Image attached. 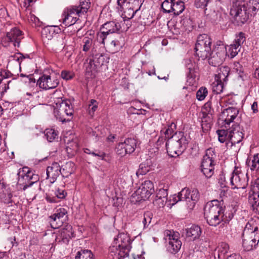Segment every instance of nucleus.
<instances>
[{
    "label": "nucleus",
    "instance_id": "nucleus-1",
    "mask_svg": "<svg viewBox=\"0 0 259 259\" xmlns=\"http://www.w3.org/2000/svg\"><path fill=\"white\" fill-rule=\"evenodd\" d=\"M221 202L213 200L206 203L204 208V215L207 223L217 226L222 221L226 222L224 218V208Z\"/></svg>",
    "mask_w": 259,
    "mask_h": 259
},
{
    "label": "nucleus",
    "instance_id": "nucleus-2",
    "mask_svg": "<svg viewBox=\"0 0 259 259\" xmlns=\"http://www.w3.org/2000/svg\"><path fill=\"white\" fill-rule=\"evenodd\" d=\"M17 187L19 190L25 191L27 188L34 186L38 190H43V182H38L39 177L37 175L33 174L28 167L24 166L20 168L17 173Z\"/></svg>",
    "mask_w": 259,
    "mask_h": 259
},
{
    "label": "nucleus",
    "instance_id": "nucleus-3",
    "mask_svg": "<svg viewBox=\"0 0 259 259\" xmlns=\"http://www.w3.org/2000/svg\"><path fill=\"white\" fill-rule=\"evenodd\" d=\"M188 142L184 133L176 132L172 138L167 140L165 143L167 152L168 155L172 157H176L181 155L186 149Z\"/></svg>",
    "mask_w": 259,
    "mask_h": 259
},
{
    "label": "nucleus",
    "instance_id": "nucleus-4",
    "mask_svg": "<svg viewBox=\"0 0 259 259\" xmlns=\"http://www.w3.org/2000/svg\"><path fill=\"white\" fill-rule=\"evenodd\" d=\"M55 102L56 118L62 122L70 121L74 112L70 101L58 98Z\"/></svg>",
    "mask_w": 259,
    "mask_h": 259
},
{
    "label": "nucleus",
    "instance_id": "nucleus-5",
    "mask_svg": "<svg viewBox=\"0 0 259 259\" xmlns=\"http://www.w3.org/2000/svg\"><path fill=\"white\" fill-rule=\"evenodd\" d=\"M239 110L233 107H230L224 109L221 113L218 119L219 125L221 127L229 128L230 123L234 122L233 124H236V122L240 124L241 122L240 114L238 116Z\"/></svg>",
    "mask_w": 259,
    "mask_h": 259
},
{
    "label": "nucleus",
    "instance_id": "nucleus-6",
    "mask_svg": "<svg viewBox=\"0 0 259 259\" xmlns=\"http://www.w3.org/2000/svg\"><path fill=\"white\" fill-rule=\"evenodd\" d=\"M211 38L205 34L200 35L195 45L196 54L202 60L209 57L211 52Z\"/></svg>",
    "mask_w": 259,
    "mask_h": 259
},
{
    "label": "nucleus",
    "instance_id": "nucleus-7",
    "mask_svg": "<svg viewBox=\"0 0 259 259\" xmlns=\"http://www.w3.org/2000/svg\"><path fill=\"white\" fill-rule=\"evenodd\" d=\"M215 154L212 148L208 149L203 157L201 164V171L207 178H210L214 174Z\"/></svg>",
    "mask_w": 259,
    "mask_h": 259
},
{
    "label": "nucleus",
    "instance_id": "nucleus-8",
    "mask_svg": "<svg viewBox=\"0 0 259 259\" xmlns=\"http://www.w3.org/2000/svg\"><path fill=\"white\" fill-rule=\"evenodd\" d=\"M226 55V48L224 45H217L210 53L208 63L211 66H219L222 64Z\"/></svg>",
    "mask_w": 259,
    "mask_h": 259
},
{
    "label": "nucleus",
    "instance_id": "nucleus-9",
    "mask_svg": "<svg viewBox=\"0 0 259 259\" xmlns=\"http://www.w3.org/2000/svg\"><path fill=\"white\" fill-rule=\"evenodd\" d=\"M199 198V193L197 189H194L191 191L188 189L185 188L178 193V200L186 201L190 204L189 207L193 208L196 202Z\"/></svg>",
    "mask_w": 259,
    "mask_h": 259
},
{
    "label": "nucleus",
    "instance_id": "nucleus-10",
    "mask_svg": "<svg viewBox=\"0 0 259 259\" xmlns=\"http://www.w3.org/2000/svg\"><path fill=\"white\" fill-rule=\"evenodd\" d=\"M154 185L150 181H145L132 195L133 197L138 196L137 201L146 200L154 193Z\"/></svg>",
    "mask_w": 259,
    "mask_h": 259
},
{
    "label": "nucleus",
    "instance_id": "nucleus-11",
    "mask_svg": "<svg viewBox=\"0 0 259 259\" xmlns=\"http://www.w3.org/2000/svg\"><path fill=\"white\" fill-rule=\"evenodd\" d=\"M137 146V141L134 138H127L123 142L119 143L116 147V153L123 157L127 154H131L135 150Z\"/></svg>",
    "mask_w": 259,
    "mask_h": 259
},
{
    "label": "nucleus",
    "instance_id": "nucleus-12",
    "mask_svg": "<svg viewBox=\"0 0 259 259\" xmlns=\"http://www.w3.org/2000/svg\"><path fill=\"white\" fill-rule=\"evenodd\" d=\"M164 239L167 243V250L171 253L175 254L179 251L182 246V242L175 234H171L169 230L165 232Z\"/></svg>",
    "mask_w": 259,
    "mask_h": 259
},
{
    "label": "nucleus",
    "instance_id": "nucleus-13",
    "mask_svg": "<svg viewBox=\"0 0 259 259\" xmlns=\"http://www.w3.org/2000/svg\"><path fill=\"white\" fill-rule=\"evenodd\" d=\"M81 16L75 6H70L63 12L62 16L63 24L66 26L73 25L79 20V17Z\"/></svg>",
    "mask_w": 259,
    "mask_h": 259
},
{
    "label": "nucleus",
    "instance_id": "nucleus-14",
    "mask_svg": "<svg viewBox=\"0 0 259 259\" xmlns=\"http://www.w3.org/2000/svg\"><path fill=\"white\" fill-rule=\"evenodd\" d=\"M142 4L140 0H129L128 3L124 5L123 11L124 18L130 20L134 16L139 14Z\"/></svg>",
    "mask_w": 259,
    "mask_h": 259
},
{
    "label": "nucleus",
    "instance_id": "nucleus-15",
    "mask_svg": "<svg viewBox=\"0 0 259 259\" xmlns=\"http://www.w3.org/2000/svg\"><path fill=\"white\" fill-rule=\"evenodd\" d=\"M117 22L109 21L104 23L100 28V32L97 34V40L100 43L104 44L107 36L113 33L118 32Z\"/></svg>",
    "mask_w": 259,
    "mask_h": 259
},
{
    "label": "nucleus",
    "instance_id": "nucleus-16",
    "mask_svg": "<svg viewBox=\"0 0 259 259\" xmlns=\"http://www.w3.org/2000/svg\"><path fill=\"white\" fill-rule=\"evenodd\" d=\"M59 83V81L56 77L50 75L43 74L37 81V85L44 90H49L56 88Z\"/></svg>",
    "mask_w": 259,
    "mask_h": 259
},
{
    "label": "nucleus",
    "instance_id": "nucleus-17",
    "mask_svg": "<svg viewBox=\"0 0 259 259\" xmlns=\"http://www.w3.org/2000/svg\"><path fill=\"white\" fill-rule=\"evenodd\" d=\"M257 9H259V3L256 0H249L245 5L244 4V23H250Z\"/></svg>",
    "mask_w": 259,
    "mask_h": 259
},
{
    "label": "nucleus",
    "instance_id": "nucleus-18",
    "mask_svg": "<svg viewBox=\"0 0 259 259\" xmlns=\"http://www.w3.org/2000/svg\"><path fill=\"white\" fill-rule=\"evenodd\" d=\"M113 244L117 245L118 247L124 249L126 251L130 252L131 249V240L130 236L125 233H119L114 238Z\"/></svg>",
    "mask_w": 259,
    "mask_h": 259
},
{
    "label": "nucleus",
    "instance_id": "nucleus-19",
    "mask_svg": "<svg viewBox=\"0 0 259 259\" xmlns=\"http://www.w3.org/2000/svg\"><path fill=\"white\" fill-rule=\"evenodd\" d=\"M243 128L239 123L232 125V130L230 131V140L232 145L240 143L243 140Z\"/></svg>",
    "mask_w": 259,
    "mask_h": 259
},
{
    "label": "nucleus",
    "instance_id": "nucleus-20",
    "mask_svg": "<svg viewBox=\"0 0 259 259\" xmlns=\"http://www.w3.org/2000/svg\"><path fill=\"white\" fill-rule=\"evenodd\" d=\"M230 183L232 189L233 190H242L243 189V182L242 181V174L240 168L235 167L230 178Z\"/></svg>",
    "mask_w": 259,
    "mask_h": 259
},
{
    "label": "nucleus",
    "instance_id": "nucleus-21",
    "mask_svg": "<svg viewBox=\"0 0 259 259\" xmlns=\"http://www.w3.org/2000/svg\"><path fill=\"white\" fill-rule=\"evenodd\" d=\"M61 167L58 162H55L47 167L46 173L47 179L51 184L54 183L61 174Z\"/></svg>",
    "mask_w": 259,
    "mask_h": 259
},
{
    "label": "nucleus",
    "instance_id": "nucleus-22",
    "mask_svg": "<svg viewBox=\"0 0 259 259\" xmlns=\"http://www.w3.org/2000/svg\"><path fill=\"white\" fill-rule=\"evenodd\" d=\"M242 0H237L234 3L232 8L230 10V14L234 18V22L238 25H241L243 24L241 16L239 15L241 14L242 8L243 6L241 5Z\"/></svg>",
    "mask_w": 259,
    "mask_h": 259
},
{
    "label": "nucleus",
    "instance_id": "nucleus-23",
    "mask_svg": "<svg viewBox=\"0 0 259 259\" xmlns=\"http://www.w3.org/2000/svg\"><path fill=\"white\" fill-rule=\"evenodd\" d=\"M21 38L22 31L17 28H14L7 32L6 37L8 41L13 42L15 47H19Z\"/></svg>",
    "mask_w": 259,
    "mask_h": 259
},
{
    "label": "nucleus",
    "instance_id": "nucleus-24",
    "mask_svg": "<svg viewBox=\"0 0 259 259\" xmlns=\"http://www.w3.org/2000/svg\"><path fill=\"white\" fill-rule=\"evenodd\" d=\"M243 38V32H240L235 39L234 44L229 46L228 51L226 50L227 54L231 58L236 56L241 49V40Z\"/></svg>",
    "mask_w": 259,
    "mask_h": 259
},
{
    "label": "nucleus",
    "instance_id": "nucleus-25",
    "mask_svg": "<svg viewBox=\"0 0 259 259\" xmlns=\"http://www.w3.org/2000/svg\"><path fill=\"white\" fill-rule=\"evenodd\" d=\"M129 252L124 249L118 247L117 245L113 244L109 247V255L112 259H123L128 255Z\"/></svg>",
    "mask_w": 259,
    "mask_h": 259
},
{
    "label": "nucleus",
    "instance_id": "nucleus-26",
    "mask_svg": "<svg viewBox=\"0 0 259 259\" xmlns=\"http://www.w3.org/2000/svg\"><path fill=\"white\" fill-rule=\"evenodd\" d=\"M61 238L64 243H67L70 239L75 237L72 227L71 225L67 224L60 230Z\"/></svg>",
    "mask_w": 259,
    "mask_h": 259
},
{
    "label": "nucleus",
    "instance_id": "nucleus-27",
    "mask_svg": "<svg viewBox=\"0 0 259 259\" xmlns=\"http://www.w3.org/2000/svg\"><path fill=\"white\" fill-rule=\"evenodd\" d=\"M55 29V27L53 26L46 27L43 29L41 37L45 44L48 45L51 40L57 36L58 33L56 32Z\"/></svg>",
    "mask_w": 259,
    "mask_h": 259
},
{
    "label": "nucleus",
    "instance_id": "nucleus-28",
    "mask_svg": "<svg viewBox=\"0 0 259 259\" xmlns=\"http://www.w3.org/2000/svg\"><path fill=\"white\" fill-rule=\"evenodd\" d=\"M123 38L119 36V39L115 38L111 41L108 45L109 52L111 53H115L118 52L123 45Z\"/></svg>",
    "mask_w": 259,
    "mask_h": 259
},
{
    "label": "nucleus",
    "instance_id": "nucleus-29",
    "mask_svg": "<svg viewBox=\"0 0 259 259\" xmlns=\"http://www.w3.org/2000/svg\"><path fill=\"white\" fill-rule=\"evenodd\" d=\"M186 66L189 71L187 76L189 79L191 80L190 82L191 83L195 79V73L198 69L197 65L195 62H192L191 60L189 59L186 61Z\"/></svg>",
    "mask_w": 259,
    "mask_h": 259
},
{
    "label": "nucleus",
    "instance_id": "nucleus-30",
    "mask_svg": "<svg viewBox=\"0 0 259 259\" xmlns=\"http://www.w3.org/2000/svg\"><path fill=\"white\" fill-rule=\"evenodd\" d=\"M154 167L152 160L151 159H147L144 162L140 164L137 174L144 175L152 170Z\"/></svg>",
    "mask_w": 259,
    "mask_h": 259
},
{
    "label": "nucleus",
    "instance_id": "nucleus-31",
    "mask_svg": "<svg viewBox=\"0 0 259 259\" xmlns=\"http://www.w3.org/2000/svg\"><path fill=\"white\" fill-rule=\"evenodd\" d=\"M230 72V68L228 66L220 67L218 71V74L215 76V79L220 81L226 83Z\"/></svg>",
    "mask_w": 259,
    "mask_h": 259
},
{
    "label": "nucleus",
    "instance_id": "nucleus-32",
    "mask_svg": "<svg viewBox=\"0 0 259 259\" xmlns=\"http://www.w3.org/2000/svg\"><path fill=\"white\" fill-rule=\"evenodd\" d=\"M230 72V68L228 66L220 67L218 71V74L215 76V79L220 81L226 83Z\"/></svg>",
    "mask_w": 259,
    "mask_h": 259
},
{
    "label": "nucleus",
    "instance_id": "nucleus-33",
    "mask_svg": "<svg viewBox=\"0 0 259 259\" xmlns=\"http://www.w3.org/2000/svg\"><path fill=\"white\" fill-rule=\"evenodd\" d=\"M202 231L200 227L198 225H192L190 228L187 229L186 235L188 237H191L193 240L198 238Z\"/></svg>",
    "mask_w": 259,
    "mask_h": 259
},
{
    "label": "nucleus",
    "instance_id": "nucleus-34",
    "mask_svg": "<svg viewBox=\"0 0 259 259\" xmlns=\"http://www.w3.org/2000/svg\"><path fill=\"white\" fill-rule=\"evenodd\" d=\"M74 166L75 165L73 162L71 161L67 162L65 164L62 166L61 174L63 177L67 178L74 172L75 170Z\"/></svg>",
    "mask_w": 259,
    "mask_h": 259
},
{
    "label": "nucleus",
    "instance_id": "nucleus-35",
    "mask_svg": "<svg viewBox=\"0 0 259 259\" xmlns=\"http://www.w3.org/2000/svg\"><path fill=\"white\" fill-rule=\"evenodd\" d=\"M92 60L100 70L104 65H106V64L108 62L109 58L101 53L96 55V56H95Z\"/></svg>",
    "mask_w": 259,
    "mask_h": 259
},
{
    "label": "nucleus",
    "instance_id": "nucleus-36",
    "mask_svg": "<svg viewBox=\"0 0 259 259\" xmlns=\"http://www.w3.org/2000/svg\"><path fill=\"white\" fill-rule=\"evenodd\" d=\"M52 49L57 50L63 48L64 41L63 36L58 34L57 36L55 37L52 40L49 42V44Z\"/></svg>",
    "mask_w": 259,
    "mask_h": 259
},
{
    "label": "nucleus",
    "instance_id": "nucleus-37",
    "mask_svg": "<svg viewBox=\"0 0 259 259\" xmlns=\"http://www.w3.org/2000/svg\"><path fill=\"white\" fill-rule=\"evenodd\" d=\"M84 66L85 74L88 76H92L95 72L100 71L92 59H90L89 62L84 63Z\"/></svg>",
    "mask_w": 259,
    "mask_h": 259
},
{
    "label": "nucleus",
    "instance_id": "nucleus-38",
    "mask_svg": "<svg viewBox=\"0 0 259 259\" xmlns=\"http://www.w3.org/2000/svg\"><path fill=\"white\" fill-rule=\"evenodd\" d=\"M248 202L250 207L259 214V198L256 197L254 195H251L250 192H249Z\"/></svg>",
    "mask_w": 259,
    "mask_h": 259
},
{
    "label": "nucleus",
    "instance_id": "nucleus-39",
    "mask_svg": "<svg viewBox=\"0 0 259 259\" xmlns=\"http://www.w3.org/2000/svg\"><path fill=\"white\" fill-rule=\"evenodd\" d=\"M91 3L89 0H80L78 6H74L81 15L85 14L90 8Z\"/></svg>",
    "mask_w": 259,
    "mask_h": 259
},
{
    "label": "nucleus",
    "instance_id": "nucleus-40",
    "mask_svg": "<svg viewBox=\"0 0 259 259\" xmlns=\"http://www.w3.org/2000/svg\"><path fill=\"white\" fill-rule=\"evenodd\" d=\"M184 3L180 0H173L172 12L175 15H179L184 10Z\"/></svg>",
    "mask_w": 259,
    "mask_h": 259
},
{
    "label": "nucleus",
    "instance_id": "nucleus-41",
    "mask_svg": "<svg viewBox=\"0 0 259 259\" xmlns=\"http://www.w3.org/2000/svg\"><path fill=\"white\" fill-rule=\"evenodd\" d=\"M243 61L241 59L239 61L235 62L234 63V70L236 79L239 80L242 79L243 75Z\"/></svg>",
    "mask_w": 259,
    "mask_h": 259
},
{
    "label": "nucleus",
    "instance_id": "nucleus-42",
    "mask_svg": "<svg viewBox=\"0 0 259 259\" xmlns=\"http://www.w3.org/2000/svg\"><path fill=\"white\" fill-rule=\"evenodd\" d=\"M258 231L257 227L254 228L252 227V230L250 233H245L244 235V240L245 241H259V233L257 232Z\"/></svg>",
    "mask_w": 259,
    "mask_h": 259
},
{
    "label": "nucleus",
    "instance_id": "nucleus-43",
    "mask_svg": "<svg viewBox=\"0 0 259 259\" xmlns=\"http://www.w3.org/2000/svg\"><path fill=\"white\" fill-rule=\"evenodd\" d=\"M224 82L220 81L215 79L214 81L211 84L212 92L216 94H219L222 93L224 88Z\"/></svg>",
    "mask_w": 259,
    "mask_h": 259
},
{
    "label": "nucleus",
    "instance_id": "nucleus-44",
    "mask_svg": "<svg viewBox=\"0 0 259 259\" xmlns=\"http://www.w3.org/2000/svg\"><path fill=\"white\" fill-rule=\"evenodd\" d=\"M45 136L47 140L51 142L58 138V132L52 128H47L44 132Z\"/></svg>",
    "mask_w": 259,
    "mask_h": 259
},
{
    "label": "nucleus",
    "instance_id": "nucleus-45",
    "mask_svg": "<svg viewBox=\"0 0 259 259\" xmlns=\"http://www.w3.org/2000/svg\"><path fill=\"white\" fill-rule=\"evenodd\" d=\"M177 128V125L174 122H171L168 126L167 128L163 132V134L167 139L172 138L175 136V132Z\"/></svg>",
    "mask_w": 259,
    "mask_h": 259
},
{
    "label": "nucleus",
    "instance_id": "nucleus-46",
    "mask_svg": "<svg viewBox=\"0 0 259 259\" xmlns=\"http://www.w3.org/2000/svg\"><path fill=\"white\" fill-rule=\"evenodd\" d=\"M214 111L213 109L211 107V102H206L203 106V108L202 109V115H207L209 117V120H210L211 119L213 118L212 115L213 114Z\"/></svg>",
    "mask_w": 259,
    "mask_h": 259
},
{
    "label": "nucleus",
    "instance_id": "nucleus-47",
    "mask_svg": "<svg viewBox=\"0 0 259 259\" xmlns=\"http://www.w3.org/2000/svg\"><path fill=\"white\" fill-rule=\"evenodd\" d=\"M75 259H94L93 254L91 250H81L78 251Z\"/></svg>",
    "mask_w": 259,
    "mask_h": 259
},
{
    "label": "nucleus",
    "instance_id": "nucleus-48",
    "mask_svg": "<svg viewBox=\"0 0 259 259\" xmlns=\"http://www.w3.org/2000/svg\"><path fill=\"white\" fill-rule=\"evenodd\" d=\"M82 51L85 52H89L92 47L95 44L93 40L91 38L88 37H84L82 40Z\"/></svg>",
    "mask_w": 259,
    "mask_h": 259
},
{
    "label": "nucleus",
    "instance_id": "nucleus-49",
    "mask_svg": "<svg viewBox=\"0 0 259 259\" xmlns=\"http://www.w3.org/2000/svg\"><path fill=\"white\" fill-rule=\"evenodd\" d=\"M130 20H123L120 22H117V26H118V32H123L127 31L130 27L131 26Z\"/></svg>",
    "mask_w": 259,
    "mask_h": 259
},
{
    "label": "nucleus",
    "instance_id": "nucleus-50",
    "mask_svg": "<svg viewBox=\"0 0 259 259\" xmlns=\"http://www.w3.org/2000/svg\"><path fill=\"white\" fill-rule=\"evenodd\" d=\"M218 135L219 141L222 143H224L229 137L228 136V128H225L222 130H219L217 131Z\"/></svg>",
    "mask_w": 259,
    "mask_h": 259
},
{
    "label": "nucleus",
    "instance_id": "nucleus-51",
    "mask_svg": "<svg viewBox=\"0 0 259 259\" xmlns=\"http://www.w3.org/2000/svg\"><path fill=\"white\" fill-rule=\"evenodd\" d=\"M50 218L51 226L53 229L59 228L65 221V219H61L52 215H51Z\"/></svg>",
    "mask_w": 259,
    "mask_h": 259
},
{
    "label": "nucleus",
    "instance_id": "nucleus-52",
    "mask_svg": "<svg viewBox=\"0 0 259 259\" xmlns=\"http://www.w3.org/2000/svg\"><path fill=\"white\" fill-rule=\"evenodd\" d=\"M1 199L2 201L6 204H10L15 202L13 199L12 194L7 190L1 195Z\"/></svg>",
    "mask_w": 259,
    "mask_h": 259
},
{
    "label": "nucleus",
    "instance_id": "nucleus-53",
    "mask_svg": "<svg viewBox=\"0 0 259 259\" xmlns=\"http://www.w3.org/2000/svg\"><path fill=\"white\" fill-rule=\"evenodd\" d=\"M173 0H165L161 5L163 11L167 13L172 12Z\"/></svg>",
    "mask_w": 259,
    "mask_h": 259
},
{
    "label": "nucleus",
    "instance_id": "nucleus-54",
    "mask_svg": "<svg viewBox=\"0 0 259 259\" xmlns=\"http://www.w3.org/2000/svg\"><path fill=\"white\" fill-rule=\"evenodd\" d=\"M257 241H245L244 240V250L249 251L256 247L258 244Z\"/></svg>",
    "mask_w": 259,
    "mask_h": 259
},
{
    "label": "nucleus",
    "instance_id": "nucleus-55",
    "mask_svg": "<svg viewBox=\"0 0 259 259\" xmlns=\"http://www.w3.org/2000/svg\"><path fill=\"white\" fill-rule=\"evenodd\" d=\"M98 107V103L95 99H91L89 104V113L91 116H93L95 112L97 110Z\"/></svg>",
    "mask_w": 259,
    "mask_h": 259
},
{
    "label": "nucleus",
    "instance_id": "nucleus-56",
    "mask_svg": "<svg viewBox=\"0 0 259 259\" xmlns=\"http://www.w3.org/2000/svg\"><path fill=\"white\" fill-rule=\"evenodd\" d=\"M78 148V144L75 141L68 142L66 146V150L68 153L73 154L75 152Z\"/></svg>",
    "mask_w": 259,
    "mask_h": 259
},
{
    "label": "nucleus",
    "instance_id": "nucleus-57",
    "mask_svg": "<svg viewBox=\"0 0 259 259\" xmlns=\"http://www.w3.org/2000/svg\"><path fill=\"white\" fill-rule=\"evenodd\" d=\"M251 195H255L256 197L259 198V178H257L254 185L251 186L250 192Z\"/></svg>",
    "mask_w": 259,
    "mask_h": 259
},
{
    "label": "nucleus",
    "instance_id": "nucleus-58",
    "mask_svg": "<svg viewBox=\"0 0 259 259\" xmlns=\"http://www.w3.org/2000/svg\"><path fill=\"white\" fill-rule=\"evenodd\" d=\"M208 93L205 87H201L196 93V98L199 101L203 100Z\"/></svg>",
    "mask_w": 259,
    "mask_h": 259
},
{
    "label": "nucleus",
    "instance_id": "nucleus-59",
    "mask_svg": "<svg viewBox=\"0 0 259 259\" xmlns=\"http://www.w3.org/2000/svg\"><path fill=\"white\" fill-rule=\"evenodd\" d=\"M84 152L87 154H91L94 156H98L102 160L104 159L106 156V154L104 152L98 150H96L95 152H91L90 149L84 148Z\"/></svg>",
    "mask_w": 259,
    "mask_h": 259
},
{
    "label": "nucleus",
    "instance_id": "nucleus-60",
    "mask_svg": "<svg viewBox=\"0 0 259 259\" xmlns=\"http://www.w3.org/2000/svg\"><path fill=\"white\" fill-rule=\"evenodd\" d=\"M152 213L150 211H147L144 214V218L143 220V223L144 227H148L151 222L152 218Z\"/></svg>",
    "mask_w": 259,
    "mask_h": 259
},
{
    "label": "nucleus",
    "instance_id": "nucleus-61",
    "mask_svg": "<svg viewBox=\"0 0 259 259\" xmlns=\"http://www.w3.org/2000/svg\"><path fill=\"white\" fill-rule=\"evenodd\" d=\"M66 213L67 210L64 208L61 207L57 209L56 212L52 215L61 219L65 220V218L67 217L66 215Z\"/></svg>",
    "mask_w": 259,
    "mask_h": 259
},
{
    "label": "nucleus",
    "instance_id": "nucleus-62",
    "mask_svg": "<svg viewBox=\"0 0 259 259\" xmlns=\"http://www.w3.org/2000/svg\"><path fill=\"white\" fill-rule=\"evenodd\" d=\"M167 199H163L162 198H158L155 196V198L153 201L154 205L156 206L157 208H163L166 202Z\"/></svg>",
    "mask_w": 259,
    "mask_h": 259
},
{
    "label": "nucleus",
    "instance_id": "nucleus-63",
    "mask_svg": "<svg viewBox=\"0 0 259 259\" xmlns=\"http://www.w3.org/2000/svg\"><path fill=\"white\" fill-rule=\"evenodd\" d=\"M61 76L63 79L67 80L72 79L74 77V74L72 72L63 70L61 73Z\"/></svg>",
    "mask_w": 259,
    "mask_h": 259
},
{
    "label": "nucleus",
    "instance_id": "nucleus-64",
    "mask_svg": "<svg viewBox=\"0 0 259 259\" xmlns=\"http://www.w3.org/2000/svg\"><path fill=\"white\" fill-rule=\"evenodd\" d=\"M56 197L59 199H64L66 195L67 192L65 190L61 188H58L55 192Z\"/></svg>",
    "mask_w": 259,
    "mask_h": 259
}]
</instances>
